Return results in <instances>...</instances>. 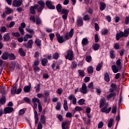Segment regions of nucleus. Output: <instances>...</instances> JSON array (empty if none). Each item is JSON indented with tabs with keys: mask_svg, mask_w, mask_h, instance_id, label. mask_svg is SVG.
<instances>
[{
	"mask_svg": "<svg viewBox=\"0 0 129 129\" xmlns=\"http://www.w3.org/2000/svg\"><path fill=\"white\" fill-rule=\"evenodd\" d=\"M38 5H39L38 9V12L41 13L45 8V2L43 1H39L38 2Z\"/></svg>",
	"mask_w": 129,
	"mask_h": 129,
	"instance_id": "obj_1",
	"label": "nucleus"
},
{
	"mask_svg": "<svg viewBox=\"0 0 129 129\" xmlns=\"http://www.w3.org/2000/svg\"><path fill=\"white\" fill-rule=\"evenodd\" d=\"M66 59H68L71 60L73 59V51L71 49H69L67 51V55L66 56Z\"/></svg>",
	"mask_w": 129,
	"mask_h": 129,
	"instance_id": "obj_2",
	"label": "nucleus"
},
{
	"mask_svg": "<svg viewBox=\"0 0 129 129\" xmlns=\"http://www.w3.org/2000/svg\"><path fill=\"white\" fill-rule=\"evenodd\" d=\"M108 106V103H106L104 107L101 109V112H105V113H109V112H110V111L111 110V107H110L108 109H107Z\"/></svg>",
	"mask_w": 129,
	"mask_h": 129,
	"instance_id": "obj_3",
	"label": "nucleus"
},
{
	"mask_svg": "<svg viewBox=\"0 0 129 129\" xmlns=\"http://www.w3.org/2000/svg\"><path fill=\"white\" fill-rule=\"evenodd\" d=\"M23 4V0H14L13 2V6L15 8L21 7Z\"/></svg>",
	"mask_w": 129,
	"mask_h": 129,
	"instance_id": "obj_4",
	"label": "nucleus"
},
{
	"mask_svg": "<svg viewBox=\"0 0 129 129\" xmlns=\"http://www.w3.org/2000/svg\"><path fill=\"white\" fill-rule=\"evenodd\" d=\"M15 68H19V64L15 61H12L10 66V69L11 71H14L15 70Z\"/></svg>",
	"mask_w": 129,
	"mask_h": 129,
	"instance_id": "obj_5",
	"label": "nucleus"
},
{
	"mask_svg": "<svg viewBox=\"0 0 129 129\" xmlns=\"http://www.w3.org/2000/svg\"><path fill=\"white\" fill-rule=\"evenodd\" d=\"M80 91L82 93H83V94H86V93H87L88 91L87 90V86H86V84H83L82 88L80 89Z\"/></svg>",
	"mask_w": 129,
	"mask_h": 129,
	"instance_id": "obj_6",
	"label": "nucleus"
},
{
	"mask_svg": "<svg viewBox=\"0 0 129 129\" xmlns=\"http://www.w3.org/2000/svg\"><path fill=\"white\" fill-rule=\"evenodd\" d=\"M32 102L34 104V107H33L34 109L37 108V107L38 106V104H36V102H37V103H38V105L40 104V99H39V98H36V97L32 98Z\"/></svg>",
	"mask_w": 129,
	"mask_h": 129,
	"instance_id": "obj_7",
	"label": "nucleus"
},
{
	"mask_svg": "<svg viewBox=\"0 0 129 129\" xmlns=\"http://www.w3.org/2000/svg\"><path fill=\"white\" fill-rule=\"evenodd\" d=\"M33 40L30 39L28 41L27 43H24L23 45L25 47H26L27 49H31L33 46Z\"/></svg>",
	"mask_w": 129,
	"mask_h": 129,
	"instance_id": "obj_8",
	"label": "nucleus"
},
{
	"mask_svg": "<svg viewBox=\"0 0 129 129\" xmlns=\"http://www.w3.org/2000/svg\"><path fill=\"white\" fill-rule=\"evenodd\" d=\"M55 36L56 37V39H57L58 43L61 44L65 41L64 40V39L63 38V36H61L60 35V34L57 33V34H55Z\"/></svg>",
	"mask_w": 129,
	"mask_h": 129,
	"instance_id": "obj_9",
	"label": "nucleus"
},
{
	"mask_svg": "<svg viewBox=\"0 0 129 129\" xmlns=\"http://www.w3.org/2000/svg\"><path fill=\"white\" fill-rule=\"evenodd\" d=\"M73 31H74V29H72L70 32L66 33L65 38L67 40H69V38H72L73 36Z\"/></svg>",
	"mask_w": 129,
	"mask_h": 129,
	"instance_id": "obj_10",
	"label": "nucleus"
},
{
	"mask_svg": "<svg viewBox=\"0 0 129 129\" xmlns=\"http://www.w3.org/2000/svg\"><path fill=\"white\" fill-rule=\"evenodd\" d=\"M45 4L46 7H47L49 10H54L55 6L52 5V2H51V1H47Z\"/></svg>",
	"mask_w": 129,
	"mask_h": 129,
	"instance_id": "obj_11",
	"label": "nucleus"
},
{
	"mask_svg": "<svg viewBox=\"0 0 129 129\" xmlns=\"http://www.w3.org/2000/svg\"><path fill=\"white\" fill-rule=\"evenodd\" d=\"M35 9L38 10L39 9V5H35L34 7L31 6L30 8V12L32 15H35L36 14V11H35Z\"/></svg>",
	"mask_w": 129,
	"mask_h": 129,
	"instance_id": "obj_12",
	"label": "nucleus"
},
{
	"mask_svg": "<svg viewBox=\"0 0 129 129\" xmlns=\"http://www.w3.org/2000/svg\"><path fill=\"white\" fill-rule=\"evenodd\" d=\"M13 110H14V108L7 107L5 108L4 113H5V114H7V113H11V112H12Z\"/></svg>",
	"mask_w": 129,
	"mask_h": 129,
	"instance_id": "obj_13",
	"label": "nucleus"
},
{
	"mask_svg": "<svg viewBox=\"0 0 129 129\" xmlns=\"http://www.w3.org/2000/svg\"><path fill=\"white\" fill-rule=\"evenodd\" d=\"M10 39H11L10 34L9 33H5L4 36V41L5 42H9Z\"/></svg>",
	"mask_w": 129,
	"mask_h": 129,
	"instance_id": "obj_14",
	"label": "nucleus"
},
{
	"mask_svg": "<svg viewBox=\"0 0 129 129\" xmlns=\"http://www.w3.org/2000/svg\"><path fill=\"white\" fill-rule=\"evenodd\" d=\"M77 24L79 27L83 26V20H82V18L79 17L78 19L77 20Z\"/></svg>",
	"mask_w": 129,
	"mask_h": 129,
	"instance_id": "obj_15",
	"label": "nucleus"
},
{
	"mask_svg": "<svg viewBox=\"0 0 129 129\" xmlns=\"http://www.w3.org/2000/svg\"><path fill=\"white\" fill-rule=\"evenodd\" d=\"M105 104H106V103L105 102V98H103L101 99V100L100 101V108H101L102 107H103V106H104V105H105Z\"/></svg>",
	"mask_w": 129,
	"mask_h": 129,
	"instance_id": "obj_16",
	"label": "nucleus"
},
{
	"mask_svg": "<svg viewBox=\"0 0 129 129\" xmlns=\"http://www.w3.org/2000/svg\"><path fill=\"white\" fill-rule=\"evenodd\" d=\"M122 37H124L123 32L120 31L119 33H117L116 36L117 41H118V40H119V38H122Z\"/></svg>",
	"mask_w": 129,
	"mask_h": 129,
	"instance_id": "obj_17",
	"label": "nucleus"
},
{
	"mask_svg": "<svg viewBox=\"0 0 129 129\" xmlns=\"http://www.w3.org/2000/svg\"><path fill=\"white\" fill-rule=\"evenodd\" d=\"M111 69L113 73H117L118 70H120V69H118V67H117L115 65L112 66Z\"/></svg>",
	"mask_w": 129,
	"mask_h": 129,
	"instance_id": "obj_18",
	"label": "nucleus"
},
{
	"mask_svg": "<svg viewBox=\"0 0 129 129\" xmlns=\"http://www.w3.org/2000/svg\"><path fill=\"white\" fill-rule=\"evenodd\" d=\"M2 58L3 60H8V59H9V52H4L2 56Z\"/></svg>",
	"mask_w": 129,
	"mask_h": 129,
	"instance_id": "obj_19",
	"label": "nucleus"
},
{
	"mask_svg": "<svg viewBox=\"0 0 129 129\" xmlns=\"http://www.w3.org/2000/svg\"><path fill=\"white\" fill-rule=\"evenodd\" d=\"M18 52L20 56H22V57L26 56V52H25V51L23 50V48H19Z\"/></svg>",
	"mask_w": 129,
	"mask_h": 129,
	"instance_id": "obj_20",
	"label": "nucleus"
},
{
	"mask_svg": "<svg viewBox=\"0 0 129 129\" xmlns=\"http://www.w3.org/2000/svg\"><path fill=\"white\" fill-rule=\"evenodd\" d=\"M23 90L24 92H30V91L31 90V85L27 86L24 87Z\"/></svg>",
	"mask_w": 129,
	"mask_h": 129,
	"instance_id": "obj_21",
	"label": "nucleus"
},
{
	"mask_svg": "<svg viewBox=\"0 0 129 129\" xmlns=\"http://www.w3.org/2000/svg\"><path fill=\"white\" fill-rule=\"evenodd\" d=\"M40 121H41V123H43V124L46 125V118H45L44 115H41Z\"/></svg>",
	"mask_w": 129,
	"mask_h": 129,
	"instance_id": "obj_22",
	"label": "nucleus"
},
{
	"mask_svg": "<svg viewBox=\"0 0 129 129\" xmlns=\"http://www.w3.org/2000/svg\"><path fill=\"white\" fill-rule=\"evenodd\" d=\"M62 129H69L68 128V122H63L61 124Z\"/></svg>",
	"mask_w": 129,
	"mask_h": 129,
	"instance_id": "obj_23",
	"label": "nucleus"
},
{
	"mask_svg": "<svg viewBox=\"0 0 129 129\" xmlns=\"http://www.w3.org/2000/svg\"><path fill=\"white\" fill-rule=\"evenodd\" d=\"M104 80L106 82H108L110 80V79H109V75H108V73H106L104 74Z\"/></svg>",
	"mask_w": 129,
	"mask_h": 129,
	"instance_id": "obj_24",
	"label": "nucleus"
},
{
	"mask_svg": "<svg viewBox=\"0 0 129 129\" xmlns=\"http://www.w3.org/2000/svg\"><path fill=\"white\" fill-rule=\"evenodd\" d=\"M25 30L28 32V33H30V34H34L35 33L33 29H30V26L26 27Z\"/></svg>",
	"mask_w": 129,
	"mask_h": 129,
	"instance_id": "obj_25",
	"label": "nucleus"
},
{
	"mask_svg": "<svg viewBox=\"0 0 129 129\" xmlns=\"http://www.w3.org/2000/svg\"><path fill=\"white\" fill-rule=\"evenodd\" d=\"M116 64L118 68V69H121V62H120V59L117 60Z\"/></svg>",
	"mask_w": 129,
	"mask_h": 129,
	"instance_id": "obj_26",
	"label": "nucleus"
},
{
	"mask_svg": "<svg viewBox=\"0 0 129 129\" xmlns=\"http://www.w3.org/2000/svg\"><path fill=\"white\" fill-rule=\"evenodd\" d=\"M110 57L111 59H114L115 58V55L114 54V50H111L110 51Z\"/></svg>",
	"mask_w": 129,
	"mask_h": 129,
	"instance_id": "obj_27",
	"label": "nucleus"
},
{
	"mask_svg": "<svg viewBox=\"0 0 129 129\" xmlns=\"http://www.w3.org/2000/svg\"><path fill=\"white\" fill-rule=\"evenodd\" d=\"M41 63H42V66H46V65L48 63V60L47 59V58H43L41 60Z\"/></svg>",
	"mask_w": 129,
	"mask_h": 129,
	"instance_id": "obj_28",
	"label": "nucleus"
},
{
	"mask_svg": "<svg viewBox=\"0 0 129 129\" xmlns=\"http://www.w3.org/2000/svg\"><path fill=\"white\" fill-rule=\"evenodd\" d=\"M56 9L58 13H61L62 11V6L61 4H58L56 7Z\"/></svg>",
	"mask_w": 129,
	"mask_h": 129,
	"instance_id": "obj_29",
	"label": "nucleus"
},
{
	"mask_svg": "<svg viewBox=\"0 0 129 129\" xmlns=\"http://www.w3.org/2000/svg\"><path fill=\"white\" fill-rule=\"evenodd\" d=\"M6 11L5 12L6 14H7V15H10V14H12V12H13V10H12V9L9 7H6Z\"/></svg>",
	"mask_w": 129,
	"mask_h": 129,
	"instance_id": "obj_30",
	"label": "nucleus"
},
{
	"mask_svg": "<svg viewBox=\"0 0 129 129\" xmlns=\"http://www.w3.org/2000/svg\"><path fill=\"white\" fill-rule=\"evenodd\" d=\"M106 7V5L103 2L100 3V11H103L104 9H105V7Z\"/></svg>",
	"mask_w": 129,
	"mask_h": 129,
	"instance_id": "obj_31",
	"label": "nucleus"
},
{
	"mask_svg": "<svg viewBox=\"0 0 129 129\" xmlns=\"http://www.w3.org/2000/svg\"><path fill=\"white\" fill-rule=\"evenodd\" d=\"M9 57L10 60H16V56L13 53H9Z\"/></svg>",
	"mask_w": 129,
	"mask_h": 129,
	"instance_id": "obj_32",
	"label": "nucleus"
},
{
	"mask_svg": "<svg viewBox=\"0 0 129 129\" xmlns=\"http://www.w3.org/2000/svg\"><path fill=\"white\" fill-rule=\"evenodd\" d=\"M61 12L62 15H68V13H69V10L66 9H62Z\"/></svg>",
	"mask_w": 129,
	"mask_h": 129,
	"instance_id": "obj_33",
	"label": "nucleus"
},
{
	"mask_svg": "<svg viewBox=\"0 0 129 129\" xmlns=\"http://www.w3.org/2000/svg\"><path fill=\"white\" fill-rule=\"evenodd\" d=\"M94 50L95 51H96L100 48V45L98 43H96L93 46Z\"/></svg>",
	"mask_w": 129,
	"mask_h": 129,
	"instance_id": "obj_34",
	"label": "nucleus"
},
{
	"mask_svg": "<svg viewBox=\"0 0 129 129\" xmlns=\"http://www.w3.org/2000/svg\"><path fill=\"white\" fill-rule=\"evenodd\" d=\"M87 72L89 74L93 73V68L92 66H90L88 68Z\"/></svg>",
	"mask_w": 129,
	"mask_h": 129,
	"instance_id": "obj_35",
	"label": "nucleus"
},
{
	"mask_svg": "<svg viewBox=\"0 0 129 129\" xmlns=\"http://www.w3.org/2000/svg\"><path fill=\"white\" fill-rule=\"evenodd\" d=\"M61 103L59 102L56 103V105L55 106V109L56 110H60V109H61Z\"/></svg>",
	"mask_w": 129,
	"mask_h": 129,
	"instance_id": "obj_36",
	"label": "nucleus"
},
{
	"mask_svg": "<svg viewBox=\"0 0 129 129\" xmlns=\"http://www.w3.org/2000/svg\"><path fill=\"white\" fill-rule=\"evenodd\" d=\"M11 94H17V87H14L11 89Z\"/></svg>",
	"mask_w": 129,
	"mask_h": 129,
	"instance_id": "obj_37",
	"label": "nucleus"
},
{
	"mask_svg": "<svg viewBox=\"0 0 129 129\" xmlns=\"http://www.w3.org/2000/svg\"><path fill=\"white\" fill-rule=\"evenodd\" d=\"M116 95V94H115V93H112L107 96V99H109V98H112V97H115Z\"/></svg>",
	"mask_w": 129,
	"mask_h": 129,
	"instance_id": "obj_38",
	"label": "nucleus"
},
{
	"mask_svg": "<svg viewBox=\"0 0 129 129\" xmlns=\"http://www.w3.org/2000/svg\"><path fill=\"white\" fill-rule=\"evenodd\" d=\"M102 67V62H100V63H99L97 67H96V71H100L101 68Z\"/></svg>",
	"mask_w": 129,
	"mask_h": 129,
	"instance_id": "obj_39",
	"label": "nucleus"
},
{
	"mask_svg": "<svg viewBox=\"0 0 129 129\" xmlns=\"http://www.w3.org/2000/svg\"><path fill=\"white\" fill-rule=\"evenodd\" d=\"M113 122V118H110L109 121L108 123V127H111L112 126V123Z\"/></svg>",
	"mask_w": 129,
	"mask_h": 129,
	"instance_id": "obj_40",
	"label": "nucleus"
},
{
	"mask_svg": "<svg viewBox=\"0 0 129 129\" xmlns=\"http://www.w3.org/2000/svg\"><path fill=\"white\" fill-rule=\"evenodd\" d=\"M128 34H129V29H125L123 32L124 37H127V36H128Z\"/></svg>",
	"mask_w": 129,
	"mask_h": 129,
	"instance_id": "obj_41",
	"label": "nucleus"
},
{
	"mask_svg": "<svg viewBox=\"0 0 129 129\" xmlns=\"http://www.w3.org/2000/svg\"><path fill=\"white\" fill-rule=\"evenodd\" d=\"M0 103L1 104H5L6 103V97L5 96L2 97L0 99Z\"/></svg>",
	"mask_w": 129,
	"mask_h": 129,
	"instance_id": "obj_42",
	"label": "nucleus"
},
{
	"mask_svg": "<svg viewBox=\"0 0 129 129\" xmlns=\"http://www.w3.org/2000/svg\"><path fill=\"white\" fill-rule=\"evenodd\" d=\"M35 44L38 46V47H40L41 46V40L39 39H36L35 41Z\"/></svg>",
	"mask_w": 129,
	"mask_h": 129,
	"instance_id": "obj_43",
	"label": "nucleus"
},
{
	"mask_svg": "<svg viewBox=\"0 0 129 129\" xmlns=\"http://www.w3.org/2000/svg\"><path fill=\"white\" fill-rule=\"evenodd\" d=\"M82 43L83 45H87L88 44V39L87 38H84L82 41Z\"/></svg>",
	"mask_w": 129,
	"mask_h": 129,
	"instance_id": "obj_44",
	"label": "nucleus"
},
{
	"mask_svg": "<svg viewBox=\"0 0 129 129\" xmlns=\"http://www.w3.org/2000/svg\"><path fill=\"white\" fill-rule=\"evenodd\" d=\"M91 60H92V58L91 57V56L90 55H87L86 57V60L87 62H88L90 63V62H91Z\"/></svg>",
	"mask_w": 129,
	"mask_h": 129,
	"instance_id": "obj_45",
	"label": "nucleus"
},
{
	"mask_svg": "<svg viewBox=\"0 0 129 129\" xmlns=\"http://www.w3.org/2000/svg\"><path fill=\"white\" fill-rule=\"evenodd\" d=\"M33 69L34 70L35 73H37V72H39V71H40V70H41V69H40V68H39V67H37V66H34Z\"/></svg>",
	"mask_w": 129,
	"mask_h": 129,
	"instance_id": "obj_46",
	"label": "nucleus"
},
{
	"mask_svg": "<svg viewBox=\"0 0 129 129\" xmlns=\"http://www.w3.org/2000/svg\"><path fill=\"white\" fill-rule=\"evenodd\" d=\"M84 102H85V100H84V99H81L78 101V103L80 105L84 104Z\"/></svg>",
	"mask_w": 129,
	"mask_h": 129,
	"instance_id": "obj_47",
	"label": "nucleus"
},
{
	"mask_svg": "<svg viewBox=\"0 0 129 129\" xmlns=\"http://www.w3.org/2000/svg\"><path fill=\"white\" fill-rule=\"evenodd\" d=\"M79 74L80 75V76H85V73H84V71L81 70H79L78 71Z\"/></svg>",
	"mask_w": 129,
	"mask_h": 129,
	"instance_id": "obj_48",
	"label": "nucleus"
},
{
	"mask_svg": "<svg viewBox=\"0 0 129 129\" xmlns=\"http://www.w3.org/2000/svg\"><path fill=\"white\" fill-rule=\"evenodd\" d=\"M53 57L54 59L57 60V59L59 58V53H58V52H55L54 54H53Z\"/></svg>",
	"mask_w": 129,
	"mask_h": 129,
	"instance_id": "obj_49",
	"label": "nucleus"
},
{
	"mask_svg": "<svg viewBox=\"0 0 129 129\" xmlns=\"http://www.w3.org/2000/svg\"><path fill=\"white\" fill-rule=\"evenodd\" d=\"M12 36H13V37H20V33L19 32H16V33L12 32Z\"/></svg>",
	"mask_w": 129,
	"mask_h": 129,
	"instance_id": "obj_50",
	"label": "nucleus"
},
{
	"mask_svg": "<svg viewBox=\"0 0 129 129\" xmlns=\"http://www.w3.org/2000/svg\"><path fill=\"white\" fill-rule=\"evenodd\" d=\"M77 67V63L75 62V61H73L72 62V65L71 66L72 69H74V68H76Z\"/></svg>",
	"mask_w": 129,
	"mask_h": 129,
	"instance_id": "obj_51",
	"label": "nucleus"
},
{
	"mask_svg": "<svg viewBox=\"0 0 129 129\" xmlns=\"http://www.w3.org/2000/svg\"><path fill=\"white\" fill-rule=\"evenodd\" d=\"M19 30L20 32L21 35H25V31H24V29H23L22 27H19Z\"/></svg>",
	"mask_w": 129,
	"mask_h": 129,
	"instance_id": "obj_52",
	"label": "nucleus"
},
{
	"mask_svg": "<svg viewBox=\"0 0 129 129\" xmlns=\"http://www.w3.org/2000/svg\"><path fill=\"white\" fill-rule=\"evenodd\" d=\"M119 44H118V43H115L114 46V49H115L116 50H119Z\"/></svg>",
	"mask_w": 129,
	"mask_h": 129,
	"instance_id": "obj_53",
	"label": "nucleus"
},
{
	"mask_svg": "<svg viewBox=\"0 0 129 129\" xmlns=\"http://www.w3.org/2000/svg\"><path fill=\"white\" fill-rule=\"evenodd\" d=\"M34 118L35 119H39V116H38V112L37 111H34Z\"/></svg>",
	"mask_w": 129,
	"mask_h": 129,
	"instance_id": "obj_54",
	"label": "nucleus"
},
{
	"mask_svg": "<svg viewBox=\"0 0 129 129\" xmlns=\"http://www.w3.org/2000/svg\"><path fill=\"white\" fill-rule=\"evenodd\" d=\"M0 31L1 33H5L7 31V28H6V27L3 26L1 28Z\"/></svg>",
	"mask_w": 129,
	"mask_h": 129,
	"instance_id": "obj_55",
	"label": "nucleus"
},
{
	"mask_svg": "<svg viewBox=\"0 0 129 129\" xmlns=\"http://www.w3.org/2000/svg\"><path fill=\"white\" fill-rule=\"evenodd\" d=\"M99 41V38H98V34H95V42L97 43Z\"/></svg>",
	"mask_w": 129,
	"mask_h": 129,
	"instance_id": "obj_56",
	"label": "nucleus"
},
{
	"mask_svg": "<svg viewBox=\"0 0 129 129\" xmlns=\"http://www.w3.org/2000/svg\"><path fill=\"white\" fill-rule=\"evenodd\" d=\"M103 126V122L102 121H100L98 125V128H101Z\"/></svg>",
	"mask_w": 129,
	"mask_h": 129,
	"instance_id": "obj_57",
	"label": "nucleus"
},
{
	"mask_svg": "<svg viewBox=\"0 0 129 129\" xmlns=\"http://www.w3.org/2000/svg\"><path fill=\"white\" fill-rule=\"evenodd\" d=\"M43 127V125L41 122H39L38 124L37 129H42Z\"/></svg>",
	"mask_w": 129,
	"mask_h": 129,
	"instance_id": "obj_58",
	"label": "nucleus"
},
{
	"mask_svg": "<svg viewBox=\"0 0 129 129\" xmlns=\"http://www.w3.org/2000/svg\"><path fill=\"white\" fill-rule=\"evenodd\" d=\"M112 113H116V106H114L112 109Z\"/></svg>",
	"mask_w": 129,
	"mask_h": 129,
	"instance_id": "obj_59",
	"label": "nucleus"
},
{
	"mask_svg": "<svg viewBox=\"0 0 129 129\" xmlns=\"http://www.w3.org/2000/svg\"><path fill=\"white\" fill-rule=\"evenodd\" d=\"M68 98L70 99V100H72V99L73 100L74 98H75V96H74L73 94H71L69 96Z\"/></svg>",
	"mask_w": 129,
	"mask_h": 129,
	"instance_id": "obj_60",
	"label": "nucleus"
},
{
	"mask_svg": "<svg viewBox=\"0 0 129 129\" xmlns=\"http://www.w3.org/2000/svg\"><path fill=\"white\" fill-rule=\"evenodd\" d=\"M16 11L18 12V13H21V12L24 11V10L22 8V7H19L17 8Z\"/></svg>",
	"mask_w": 129,
	"mask_h": 129,
	"instance_id": "obj_61",
	"label": "nucleus"
},
{
	"mask_svg": "<svg viewBox=\"0 0 129 129\" xmlns=\"http://www.w3.org/2000/svg\"><path fill=\"white\" fill-rule=\"evenodd\" d=\"M95 29L96 31H99V26H98V24L96 23H95Z\"/></svg>",
	"mask_w": 129,
	"mask_h": 129,
	"instance_id": "obj_62",
	"label": "nucleus"
},
{
	"mask_svg": "<svg viewBox=\"0 0 129 129\" xmlns=\"http://www.w3.org/2000/svg\"><path fill=\"white\" fill-rule=\"evenodd\" d=\"M24 101L25 102H27V103H30V98H29L28 97H25L24 98Z\"/></svg>",
	"mask_w": 129,
	"mask_h": 129,
	"instance_id": "obj_63",
	"label": "nucleus"
},
{
	"mask_svg": "<svg viewBox=\"0 0 129 129\" xmlns=\"http://www.w3.org/2000/svg\"><path fill=\"white\" fill-rule=\"evenodd\" d=\"M129 23V17H126L125 19V25H128Z\"/></svg>",
	"mask_w": 129,
	"mask_h": 129,
	"instance_id": "obj_64",
	"label": "nucleus"
}]
</instances>
